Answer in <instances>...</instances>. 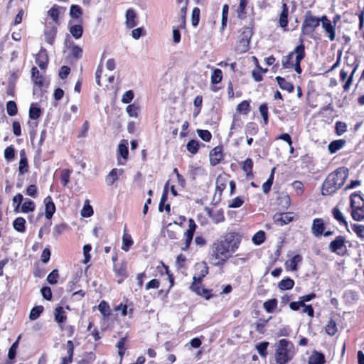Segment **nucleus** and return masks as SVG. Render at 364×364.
<instances>
[{
  "label": "nucleus",
  "mask_w": 364,
  "mask_h": 364,
  "mask_svg": "<svg viewBox=\"0 0 364 364\" xmlns=\"http://www.w3.org/2000/svg\"><path fill=\"white\" fill-rule=\"evenodd\" d=\"M294 281L289 277L283 279L278 283L279 289L282 291L290 290L294 287Z\"/></svg>",
  "instance_id": "nucleus-45"
},
{
  "label": "nucleus",
  "mask_w": 364,
  "mask_h": 364,
  "mask_svg": "<svg viewBox=\"0 0 364 364\" xmlns=\"http://www.w3.org/2000/svg\"><path fill=\"white\" fill-rule=\"evenodd\" d=\"M43 203L45 205V216L50 220L56 210L55 205L50 196L44 198Z\"/></svg>",
  "instance_id": "nucleus-23"
},
{
  "label": "nucleus",
  "mask_w": 364,
  "mask_h": 364,
  "mask_svg": "<svg viewBox=\"0 0 364 364\" xmlns=\"http://www.w3.org/2000/svg\"><path fill=\"white\" fill-rule=\"evenodd\" d=\"M242 238V234L236 230L227 231L223 234L209 248V263L214 267H223L239 249Z\"/></svg>",
  "instance_id": "nucleus-2"
},
{
  "label": "nucleus",
  "mask_w": 364,
  "mask_h": 364,
  "mask_svg": "<svg viewBox=\"0 0 364 364\" xmlns=\"http://www.w3.org/2000/svg\"><path fill=\"white\" fill-rule=\"evenodd\" d=\"M291 205V198L289 194L286 192L279 193L276 200V208L279 211L287 210Z\"/></svg>",
  "instance_id": "nucleus-17"
},
{
  "label": "nucleus",
  "mask_w": 364,
  "mask_h": 364,
  "mask_svg": "<svg viewBox=\"0 0 364 364\" xmlns=\"http://www.w3.org/2000/svg\"><path fill=\"white\" fill-rule=\"evenodd\" d=\"M254 163L252 159L247 158L242 162L241 167L242 171L245 173L247 179H252L254 178L253 174Z\"/></svg>",
  "instance_id": "nucleus-24"
},
{
  "label": "nucleus",
  "mask_w": 364,
  "mask_h": 364,
  "mask_svg": "<svg viewBox=\"0 0 364 364\" xmlns=\"http://www.w3.org/2000/svg\"><path fill=\"white\" fill-rule=\"evenodd\" d=\"M189 289L192 292L206 300H209L214 296L212 294V289L204 287L203 280L193 279Z\"/></svg>",
  "instance_id": "nucleus-10"
},
{
  "label": "nucleus",
  "mask_w": 364,
  "mask_h": 364,
  "mask_svg": "<svg viewBox=\"0 0 364 364\" xmlns=\"http://www.w3.org/2000/svg\"><path fill=\"white\" fill-rule=\"evenodd\" d=\"M325 330L328 335L331 336H334L338 331L337 324L336 321L333 319L331 318L328 321V323L326 324Z\"/></svg>",
  "instance_id": "nucleus-52"
},
{
  "label": "nucleus",
  "mask_w": 364,
  "mask_h": 364,
  "mask_svg": "<svg viewBox=\"0 0 364 364\" xmlns=\"http://www.w3.org/2000/svg\"><path fill=\"white\" fill-rule=\"evenodd\" d=\"M25 225H26V220L22 217L16 218L13 223L14 228L19 232H25V230H26Z\"/></svg>",
  "instance_id": "nucleus-48"
},
{
  "label": "nucleus",
  "mask_w": 364,
  "mask_h": 364,
  "mask_svg": "<svg viewBox=\"0 0 364 364\" xmlns=\"http://www.w3.org/2000/svg\"><path fill=\"white\" fill-rule=\"evenodd\" d=\"M196 228L197 225L195 220L193 218H189L188 228L183 233L184 240L181 247V250L186 251L190 248Z\"/></svg>",
  "instance_id": "nucleus-11"
},
{
  "label": "nucleus",
  "mask_w": 364,
  "mask_h": 364,
  "mask_svg": "<svg viewBox=\"0 0 364 364\" xmlns=\"http://www.w3.org/2000/svg\"><path fill=\"white\" fill-rule=\"evenodd\" d=\"M266 239L265 232L263 230H259L252 237V242L256 245L262 244Z\"/></svg>",
  "instance_id": "nucleus-59"
},
{
  "label": "nucleus",
  "mask_w": 364,
  "mask_h": 364,
  "mask_svg": "<svg viewBox=\"0 0 364 364\" xmlns=\"http://www.w3.org/2000/svg\"><path fill=\"white\" fill-rule=\"evenodd\" d=\"M326 358L323 353L314 350L309 357L308 364H325Z\"/></svg>",
  "instance_id": "nucleus-27"
},
{
  "label": "nucleus",
  "mask_w": 364,
  "mask_h": 364,
  "mask_svg": "<svg viewBox=\"0 0 364 364\" xmlns=\"http://www.w3.org/2000/svg\"><path fill=\"white\" fill-rule=\"evenodd\" d=\"M72 173V170L65 168L63 169L60 172V182L63 186L65 187L70 182V174Z\"/></svg>",
  "instance_id": "nucleus-58"
},
{
  "label": "nucleus",
  "mask_w": 364,
  "mask_h": 364,
  "mask_svg": "<svg viewBox=\"0 0 364 364\" xmlns=\"http://www.w3.org/2000/svg\"><path fill=\"white\" fill-rule=\"evenodd\" d=\"M29 171V165L26 152L23 149L20 151V161L18 165L19 174L23 175Z\"/></svg>",
  "instance_id": "nucleus-25"
},
{
  "label": "nucleus",
  "mask_w": 364,
  "mask_h": 364,
  "mask_svg": "<svg viewBox=\"0 0 364 364\" xmlns=\"http://www.w3.org/2000/svg\"><path fill=\"white\" fill-rule=\"evenodd\" d=\"M6 112L9 116H15L18 113L17 105L13 100L6 102Z\"/></svg>",
  "instance_id": "nucleus-62"
},
{
  "label": "nucleus",
  "mask_w": 364,
  "mask_h": 364,
  "mask_svg": "<svg viewBox=\"0 0 364 364\" xmlns=\"http://www.w3.org/2000/svg\"><path fill=\"white\" fill-rule=\"evenodd\" d=\"M41 114L42 111L40 107H38L36 104H31L28 113L29 118L31 119H37L41 117Z\"/></svg>",
  "instance_id": "nucleus-50"
},
{
  "label": "nucleus",
  "mask_w": 364,
  "mask_h": 364,
  "mask_svg": "<svg viewBox=\"0 0 364 364\" xmlns=\"http://www.w3.org/2000/svg\"><path fill=\"white\" fill-rule=\"evenodd\" d=\"M188 3V2H183V4H181L180 5V6H181V11H180L181 17L178 19V23H179V28H181L182 29L186 28V16Z\"/></svg>",
  "instance_id": "nucleus-40"
},
{
  "label": "nucleus",
  "mask_w": 364,
  "mask_h": 364,
  "mask_svg": "<svg viewBox=\"0 0 364 364\" xmlns=\"http://www.w3.org/2000/svg\"><path fill=\"white\" fill-rule=\"evenodd\" d=\"M196 269L199 272L196 273L193 277V279H197V280H203V279L206 277L207 274H208L209 272V267L207 265L206 262H203L200 264H196Z\"/></svg>",
  "instance_id": "nucleus-26"
},
{
  "label": "nucleus",
  "mask_w": 364,
  "mask_h": 364,
  "mask_svg": "<svg viewBox=\"0 0 364 364\" xmlns=\"http://www.w3.org/2000/svg\"><path fill=\"white\" fill-rule=\"evenodd\" d=\"M202 145L204 146V144H203ZM200 146L201 144L200 143L199 141L196 139H191L187 143L186 149L189 153H191L193 155H195L198 152Z\"/></svg>",
  "instance_id": "nucleus-39"
},
{
  "label": "nucleus",
  "mask_w": 364,
  "mask_h": 364,
  "mask_svg": "<svg viewBox=\"0 0 364 364\" xmlns=\"http://www.w3.org/2000/svg\"><path fill=\"white\" fill-rule=\"evenodd\" d=\"M70 16L72 18L79 19L82 23V9L79 5L73 4L70 9Z\"/></svg>",
  "instance_id": "nucleus-41"
},
{
  "label": "nucleus",
  "mask_w": 364,
  "mask_h": 364,
  "mask_svg": "<svg viewBox=\"0 0 364 364\" xmlns=\"http://www.w3.org/2000/svg\"><path fill=\"white\" fill-rule=\"evenodd\" d=\"M274 171L275 168H273L272 169L271 173L268 178V179L262 184V191L265 194H267L269 193L272 186L274 182Z\"/></svg>",
  "instance_id": "nucleus-47"
},
{
  "label": "nucleus",
  "mask_w": 364,
  "mask_h": 364,
  "mask_svg": "<svg viewBox=\"0 0 364 364\" xmlns=\"http://www.w3.org/2000/svg\"><path fill=\"white\" fill-rule=\"evenodd\" d=\"M346 238L342 235H338L328 245V249L331 252L336 253L338 255H343L342 250H346Z\"/></svg>",
  "instance_id": "nucleus-14"
},
{
  "label": "nucleus",
  "mask_w": 364,
  "mask_h": 364,
  "mask_svg": "<svg viewBox=\"0 0 364 364\" xmlns=\"http://www.w3.org/2000/svg\"><path fill=\"white\" fill-rule=\"evenodd\" d=\"M345 139L333 140L328 145V150L331 154H335L341 149L346 144Z\"/></svg>",
  "instance_id": "nucleus-34"
},
{
  "label": "nucleus",
  "mask_w": 364,
  "mask_h": 364,
  "mask_svg": "<svg viewBox=\"0 0 364 364\" xmlns=\"http://www.w3.org/2000/svg\"><path fill=\"white\" fill-rule=\"evenodd\" d=\"M318 26V17L314 16L311 11H307L301 24V33L305 36L311 35Z\"/></svg>",
  "instance_id": "nucleus-8"
},
{
  "label": "nucleus",
  "mask_w": 364,
  "mask_h": 364,
  "mask_svg": "<svg viewBox=\"0 0 364 364\" xmlns=\"http://www.w3.org/2000/svg\"><path fill=\"white\" fill-rule=\"evenodd\" d=\"M278 301L277 299H268L263 304V308L267 313H273L274 310L277 308Z\"/></svg>",
  "instance_id": "nucleus-44"
},
{
  "label": "nucleus",
  "mask_w": 364,
  "mask_h": 364,
  "mask_svg": "<svg viewBox=\"0 0 364 364\" xmlns=\"http://www.w3.org/2000/svg\"><path fill=\"white\" fill-rule=\"evenodd\" d=\"M70 55L73 58L78 60L82 58L83 50L79 46L75 44L72 45L70 47Z\"/></svg>",
  "instance_id": "nucleus-60"
},
{
  "label": "nucleus",
  "mask_w": 364,
  "mask_h": 364,
  "mask_svg": "<svg viewBox=\"0 0 364 364\" xmlns=\"http://www.w3.org/2000/svg\"><path fill=\"white\" fill-rule=\"evenodd\" d=\"M207 213L212 220L218 224L225 220V216L223 210H218L214 211L210 208H207Z\"/></svg>",
  "instance_id": "nucleus-29"
},
{
  "label": "nucleus",
  "mask_w": 364,
  "mask_h": 364,
  "mask_svg": "<svg viewBox=\"0 0 364 364\" xmlns=\"http://www.w3.org/2000/svg\"><path fill=\"white\" fill-rule=\"evenodd\" d=\"M113 271L117 277V283H122L129 276L127 272V263L126 261H122L120 263L114 264Z\"/></svg>",
  "instance_id": "nucleus-13"
},
{
  "label": "nucleus",
  "mask_w": 364,
  "mask_h": 364,
  "mask_svg": "<svg viewBox=\"0 0 364 364\" xmlns=\"http://www.w3.org/2000/svg\"><path fill=\"white\" fill-rule=\"evenodd\" d=\"M236 110L237 112L247 114L250 111V101L243 100L237 106Z\"/></svg>",
  "instance_id": "nucleus-57"
},
{
  "label": "nucleus",
  "mask_w": 364,
  "mask_h": 364,
  "mask_svg": "<svg viewBox=\"0 0 364 364\" xmlns=\"http://www.w3.org/2000/svg\"><path fill=\"white\" fill-rule=\"evenodd\" d=\"M23 200V196L21 193H17L12 199V205L16 213L20 211V206Z\"/></svg>",
  "instance_id": "nucleus-64"
},
{
  "label": "nucleus",
  "mask_w": 364,
  "mask_h": 364,
  "mask_svg": "<svg viewBox=\"0 0 364 364\" xmlns=\"http://www.w3.org/2000/svg\"><path fill=\"white\" fill-rule=\"evenodd\" d=\"M252 34L253 31L252 28L245 26L242 28L241 33L238 37V42L235 46V51L237 53H244L249 50Z\"/></svg>",
  "instance_id": "nucleus-9"
},
{
  "label": "nucleus",
  "mask_w": 364,
  "mask_h": 364,
  "mask_svg": "<svg viewBox=\"0 0 364 364\" xmlns=\"http://www.w3.org/2000/svg\"><path fill=\"white\" fill-rule=\"evenodd\" d=\"M36 205L34 202L30 199H27L21 205L20 211L24 213H28L34 211Z\"/></svg>",
  "instance_id": "nucleus-53"
},
{
  "label": "nucleus",
  "mask_w": 364,
  "mask_h": 364,
  "mask_svg": "<svg viewBox=\"0 0 364 364\" xmlns=\"http://www.w3.org/2000/svg\"><path fill=\"white\" fill-rule=\"evenodd\" d=\"M224 156L223 145L214 147L209 154L210 164L213 166H217L223 159Z\"/></svg>",
  "instance_id": "nucleus-16"
},
{
  "label": "nucleus",
  "mask_w": 364,
  "mask_h": 364,
  "mask_svg": "<svg viewBox=\"0 0 364 364\" xmlns=\"http://www.w3.org/2000/svg\"><path fill=\"white\" fill-rule=\"evenodd\" d=\"M242 238V234L236 230L227 231L223 234L209 248V263L214 267H223L239 249Z\"/></svg>",
  "instance_id": "nucleus-1"
},
{
  "label": "nucleus",
  "mask_w": 364,
  "mask_h": 364,
  "mask_svg": "<svg viewBox=\"0 0 364 364\" xmlns=\"http://www.w3.org/2000/svg\"><path fill=\"white\" fill-rule=\"evenodd\" d=\"M48 61L49 60L48 56L41 53L38 54V57L36 58V63L42 70H44L47 68Z\"/></svg>",
  "instance_id": "nucleus-54"
},
{
  "label": "nucleus",
  "mask_w": 364,
  "mask_h": 364,
  "mask_svg": "<svg viewBox=\"0 0 364 364\" xmlns=\"http://www.w3.org/2000/svg\"><path fill=\"white\" fill-rule=\"evenodd\" d=\"M44 308L43 306H36L33 307L29 314V319L31 321L36 320L43 313Z\"/></svg>",
  "instance_id": "nucleus-56"
},
{
  "label": "nucleus",
  "mask_w": 364,
  "mask_h": 364,
  "mask_svg": "<svg viewBox=\"0 0 364 364\" xmlns=\"http://www.w3.org/2000/svg\"><path fill=\"white\" fill-rule=\"evenodd\" d=\"M131 307L129 308V305L127 304L120 303L119 305L114 308V311H120L122 316H129L132 318L134 314L133 305L130 304Z\"/></svg>",
  "instance_id": "nucleus-28"
},
{
  "label": "nucleus",
  "mask_w": 364,
  "mask_h": 364,
  "mask_svg": "<svg viewBox=\"0 0 364 364\" xmlns=\"http://www.w3.org/2000/svg\"><path fill=\"white\" fill-rule=\"evenodd\" d=\"M230 175L223 172L219 174L215 181V195L218 194L219 198L223 195L224 190L226 188L228 183H229V178Z\"/></svg>",
  "instance_id": "nucleus-15"
},
{
  "label": "nucleus",
  "mask_w": 364,
  "mask_h": 364,
  "mask_svg": "<svg viewBox=\"0 0 364 364\" xmlns=\"http://www.w3.org/2000/svg\"><path fill=\"white\" fill-rule=\"evenodd\" d=\"M55 321L57 323H63L67 320L66 313L62 306H57L54 310Z\"/></svg>",
  "instance_id": "nucleus-35"
},
{
  "label": "nucleus",
  "mask_w": 364,
  "mask_h": 364,
  "mask_svg": "<svg viewBox=\"0 0 364 364\" xmlns=\"http://www.w3.org/2000/svg\"><path fill=\"white\" fill-rule=\"evenodd\" d=\"M223 80V72L220 69L215 68L213 70L211 77L210 82L211 84L215 85L220 83Z\"/></svg>",
  "instance_id": "nucleus-55"
},
{
  "label": "nucleus",
  "mask_w": 364,
  "mask_h": 364,
  "mask_svg": "<svg viewBox=\"0 0 364 364\" xmlns=\"http://www.w3.org/2000/svg\"><path fill=\"white\" fill-rule=\"evenodd\" d=\"M270 318L271 317L268 319L259 318L254 324L255 331L264 334L265 332V326Z\"/></svg>",
  "instance_id": "nucleus-49"
},
{
  "label": "nucleus",
  "mask_w": 364,
  "mask_h": 364,
  "mask_svg": "<svg viewBox=\"0 0 364 364\" xmlns=\"http://www.w3.org/2000/svg\"><path fill=\"white\" fill-rule=\"evenodd\" d=\"M126 25L132 28L137 25L136 14L133 9H128L126 13Z\"/></svg>",
  "instance_id": "nucleus-33"
},
{
  "label": "nucleus",
  "mask_w": 364,
  "mask_h": 364,
  "mask_svg": "<svg viewBox=\"0 0 364 364\" xmlns=\"http://www.w3.org/2000/svg\"><path fill=\"white\" fill-rule=\"evenodd\" d=\"M276 81L277 84L279 85V87L283 90H286L289 92H292L294 90V85L291 82L287 81L284 77L281 76L276 77Z\"/></svg>",
  "instance_id": "nucleus-32"
},
{
  "label": "nucleus",
  "mask_w": 364,
  "mask_h": 364,
  "mask_svg": "<svg viewBox=\"0 0 364 364\" xmlns=\"http://www.w3.org/2000/svg\"><path fill=\"white\" fill-rule=\"evenodd\" d=\"M31 78L33 83L38 87H42L44 85V77L40 74L38 68L33 66L31 68Z\"/></svg>",
  "instance_id": "nucleus-31"
},
{
  "label": "nucleus",
  "mask_w": 364,
  "mask_h": 364,
  "mask_svg": "<svg viewBox=\"0 0 364 364\" xmlns=\"http://www.w3.org/2000/svg\"><path fill=\"white\" fill-rule=\"evenodd\" d=\"M261 116L263 119V123L264 125H267L269 122V112L268 106L266 103H263L259 106V108Z\"/></svg>",
  "instance_id": "nucleus-63"
},
{
  "label": "nucleus",
  "mask_w": 364,
  "mask_h": 364,
  "mask_svg": "<svg viewBox=\"0 0 364 364\" xmlns=\"http://www.w3.org/2000/svg\"><path fill=\"white\" fill-rule=\"evenodd\" d=\"M248 4V0H239V6L236 9L237 17L244 19L247 16L246 9Z\"/></svg>",
  "instance_id": "nucleus-37"
},
{
  "label": "nucleus",
  "mask_w": 364,
  "mask_h": 364,
  "mask_svg": "<svg viewBox=\"0 0 364 364\" xmlns=\"http://www.w3.org/2000/svg\"><path fill=\"white\" fill-rule=\"evenodd\" d=\"M333 218L341 224L344 226L348 225V223L346 220L343 213L341 212L338 207H334L332 210Z\"/></svg>",
  "instance_id": "nucleus-51"
},
{
  "label": "nucleus",
  "mask_w": 364,
  "mask_h": 364,
  "mask_svg": "<svg viewBox=\"0 0 364 364\" xmlns=\"http://www.w3.org/2000/svg\"><path fill=\"white\" fill-rule=\"evenodd\" d=\"M269 346V342L267 341H263L260 342L258 344L256 345V349L258 351V353L260 355L261 357L266 358L268 353H267V348Z\"/></svg>",
  "instance_id": "nucleus-61"
},
{
  "label": "nucleus",
  "mask_w": 364,
  "mask_h": 364,
  "mask_svg": "<svg viewBox=\"0 0 364 364\" xmlns=\"http://www.w3.org/2000/svg\"><path fill=\"white\" fill-rule=\"evenodd\" d=\"M168 181L164 186V191L162 193V196L159 205V211L163 212L165 210L167 214H169L171 212V205L169 203L165 204V203L168 200Z\"/></svg>",
  "instance_id": "nucleus-20"
},
{
  "label": "nucleus",
  "mask_w": 364,
  "mask_h": 364,
  "mask_svg": "<svg viewBox=\"0 0 364 364\" xmlns=\"http://www.w3.org/2000/svg\"><path fill=\"white\" fill-rule=\"evenodd\" d=\"M305 56V46L301 41L292 51L282 58V66L284 69H294L297 74H301V62Z\"/></svg>",
  "instance_id": "nucleus-5"
},
{
  "label": "nucleus",
  "mask_w": 364,
  "mask_h": 364,
  "mask_svg": "<svg viewBox=\"0 0 364 364\" xmlns=\"http://www.w3.org/2000/svg\"><path fill=\"white\" fill-rule=\"evenodd\" d=\"M69 31L75 38L78 39L82 36L83 28L82 24L70 25Z\"/></svg>",
  "instance_id": "nucleus-46"
},
{
  "label": "nucleus",
  "mask_w": 364,
  "mask_h": 364,
  "mask_svg": "<svg viewBox=\"0 0 364 364\" xmlns=\"http://www.w3.org/2000/svg\"><path fill=\"white\" fill-rule=\"evenodd\" d=\"M348 176V169L346 167H339L330 173L321 186L323 196H331L336 193L345 183Z\"/></svg>",
  "instance_id": "nucleus-3"
},
{
  "label": "nucleus",
  "mask_w": 364,
  "mask_h": 364,
  "mask_svg": "<svg viewBox=\"0 0 364 364\" xmlns=\"http://www.w3.org/2000/svg\"><path fill=\"white\" fill-rule=\"evenodd\" d=\"M351 217L354 220H364V198L360 193H353L350 196Z\"/></svg>",
  "instance_id": "nucleus-7"
},
{
  "label": "nucleus",
  "mask_w": 364,
  "mask_h": 364,
  "mask_svg": "<svg viewBox=\"0 0 364 364\" xmlns=\"http://www.w3.org/2000/svg\"><path fill=\"white\" fill-rule=\"evenodd\" d=\"M128 342V336L121 338L116 343V348L118 349V355L120 358V360L123 359L127 349V343Z\"/></svg>",
  "instance_id": "nucleus-30"
},
{
  "label": "nucleus",
  "mask_w": 364,
  "mask_h": 364,
  "mask_svg": "<svg viewBox=\"0 0 364 364\" xmlns=\"http://www.w3.org/2000/svg\"><path fill=\"white\" fill-rule=\"evenodd\" d=\"M326 229L324 220L322 218H315L311 226V232L315 237H321Z\"/></svg>",
  "instance_id": "nucleus-22"
},
{
  "label": "nucleus",
  "mask_w": 364,
  "mask_h": 364,
  "mask_svg": "<svg viewBox=\"0 0 364 364\" xmlns=\"http://www.w3.org/2000/svg\"><path fill=\"white\" fill-rule=\"evenodd\" d=\"M296 355L294 343L285 338L280 339L275 349L274 360L276 364H287Z\"/></svg>",
  "instance_id": "nucleus-6"
},
{
  "label": "nucleus",
  "mask_w": 364,
  "mask_h": 364,
  "mask_svg": "<svg viewBox=\"0 0 364 364\" xmlns=\"http://www.w3.org/2000/svg\"><path fill=\"white\" fill-rule=\"evenodd\" d=\"M65 11V7L54 4L47 12V15L52 20V22H48L46 24L44 35L46 42L50 45L54 43L58 32V27L60 24V16L63 14Z\"/></svg>",
  "instance_id": "nucleus-4"
},
{
  "label": "nucleus",
  "mask_w": 364,
  "mask_h": 364,
  "mask_svg": "<svg viewBox=\"0 0 364 364\" xmlns=\"http://www.w3.org/2000/svg\"><path fill=\"white\" fill-rule=\"evenodd\" d=\"M127 228H124V232H126ZM134 241L132 238V236L129 234H127L126 232L124 233L122 237V250L127 252L131 246L133 245Z\"/></svg>",
  "instance_id": "nucleus-43"
},
{
  "label": "nucleus",
  "mask_w": 364,
  "mask_h": 364,
  "mask_svg": "<svg viewBox=\"0 0 364 364\" xmlns=\"http://www.w3.org/2000/svg\"><path fill=\"white\" fill-rule=\"evenodd\" d=\"M289 6L287 3H282V11L279 14L278 24L279 26L287 30L289 23Z\"/></svg>",
  "instance_id": "nucleus-21"
},
{
  "label": "nucleus",
  "mask_w": 364,
  "mask_h": 364,
  "mask_svg": "<svg viewBox=\"0 0 364 364\" xmlns=\"http://www.w3.org/2000/svg\"><path fill=\"white\" fill-rule=\"evenodd\" d=\"M97 309L105 318H109L112 315L110 306L105 300L100 302Z\"/></svg>",
  "instance_id": "nucleus-38"
},
{
  "label": "nucleus",
  "mask_w": 364,
  "mask_h": 364,
  "mask_svg": "<svg viewBox=\"0 0 364 364\" xmlns=\"http://www.w3.org/2000/svg\"><path fill=\"white\" fill-rule=\"evenodd\" d=\"M292 213H276L272 219L275 224L283 226L294 220V217L290 215Z\"/></svg>",
  "instance_id": "nucleus-19"
},
{
  "label": "nucleus",
  "mask_w": 364,
  "mask_h": 364,
  "mask_svg": "<svg viewBox=\"0 0 364 364\" xmlns=\"http://www.w3.org/2000/svg\"><path fill=\"white\" fill-rule=\"evenodd\" d=\"M228 12L229 6L228 4H225L223 6L222 9L221 26L220 28L221 33H223L227 27Z\"/></svg>",
  "instance_id": "nucleus-42"
},
{
  "label": "nucleus",
  "mask_w": 364,
  "mask_h": 364,
  "mask_svg": "<svg viewBox=\"0 0 364 364\" xmlns=\"http://www.w3.org/2000/svg\"><path fill=\"white\" fill-rule=\"evenodd\" d=\"M336 25H333L332 22H330L328 23H324V25L322 26V28H323L325 33L327 35L328 38L331 41H333L336 38Z\"/></svg>",
  "instance_id": "nucleus-36"
},
{
  "label": "nucleus",
  "mask_w": 364,
  "mask_h": 364,
  "mask_svg": "<svg viewBox=\"0 0 364 364\" xmlns=\"http://www.w3.org/2000/svg\"><path fill=\"white\" fill-rule=\"evenodd\" d=\"M348 65L350 66V65L349 64H348ZM351 66H353V68L348 77V72L345 71L344 69H342L340 71V80L341 82H344V84L343 85L344 92L349 91L353 83V75L358 68V63H353L351 65Z\"/></svg>",
  "instance_id": "nucleus-12"
},
{
  "label": "nucleus",
  "mask_w": 364,
  "mask_h": 364,
  "mask_svg": "<svg viewBox=\"0 0 364 364\" xmlns=\"http://www.w3.org/2000/svg\"><path fill=\"white\" fill-rule=\"evenodd\" d=\"M129 156L128 143L126 140H122L118 145L117 160L119 164H124Z\"/></svg>",
  "instance_id": "nucleus-18"
}]
</instances>
